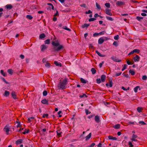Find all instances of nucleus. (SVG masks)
I'll use <instances>...</instances> for the list:
<instances>
[{
  "label": "nucleus",
  "instance_id": "nucleus-19",
  "mask_svg": "<svg viewBox=\"0 0 147 147\" xmlns=\"http://www.w3.org/2000/svg\"><path fill=\"white\" fill-rule=\"evenodd\" d=\"M108 138L109 140H117V138L116 137H113L110 136H108Z\"/></svg>",
  "mask_w": 147,
  "mask_h": 147
},
{
  "label": "nucleus",
  "instance_id": "nucleus-57",
  "mask_svg": "<svg viewBox=\"0 0 147 147\" xmlns=\"http://www.w3.org/2000/svg\"><path fill=\"white\" fill-rule=\"evenodd\" d=\"M147 79V77L146 76H142V79L143 80H146Z\"/></svg>",
  "mask_w": 147,
  "mask_h": 147
},
{
  "label": "nucleus",
  "instance_id": "nucleus-59",
  "mask_svg": "<svg viewBox=\"0 0 147 147\" xmlns=\"http://www.w3.org/2000/svg\"><path fill=\"white\" fill-rule=\"evenodd\" d=\"M104 61H102V62L101 63H100L99 64V66L100 68H101L102 67V65L103 64H104Z\"/></svg>",
  "mask_w": 147,
  "mask_h": 147
},
{
  "label": "nucleus",
  "instance_id": "nucleus-47",
  "mask_svg": "<svg viewBox=\"0 0 147 147\" xmlns=\"http://www.w3.org/2000/svg\"><path fill=\"white\" fill-rule=\"evenodd\" d=\"M96 20V18H90L89 19L88 21L89 22H91V21H94V20Z\"/></svg>",
  "mask_w": 147,
  "mask_h": 147
},
{
  "label": "nucleus",
  "instance_id": "nucleus-41",
  "mask_svg": "<svg viewBox=\"0 0 147 147\" xmlns=\"http://www.w3.org/2000/svg\"><path fill=\"white\" fill-rule=\"evenodd\" d=\"M105 5L107 8H109L110 7V5L109 3H106L105 4Z\"/></svg>",
  "mask_w": 147,
  "mask_h": 147
},
{
  "label": "nucleus",
  "instance_id": "nucleus-63",
  "mask_svg": "<svg viewBox=\"0 0 147 147\" xmlns=\"http://www.w3.org/2000/svg\"><path fill=\"white\" fill-rule=\"evenodd\" d=\"M126 63L128 65H130L132 64L131 62H130L129 60L127 61Z\"/></svg>",
  "mask_w": 147,
  "mask_h": 147
},
{
  "label": "nucleus",
  "instance_id": "nucleus-58",
  "mask_svg": "<svg viewBox=\"0 0 147 147\" xmlns=\"http://www.w3.org/2000/svg\"><path fill=\"white\" fill-rule=\"evenodd\" d=\"M45 66L47 67H49L50 66V64L48 63H47L45 64Z\"/></svg>",
  "mask_w": 147,
  "mask_h": 147
},
{
  "label": "nucleus",
  "instance_id": "nucleus-9",
  "mask_svg": "<svg viewBox=\"0 0 147 147\" xmlns=\"http://www.w3.org/2000/svg\"><path fill=\"white\" fill-rule=\"evenodd\" d=\"M105 41V39L102 38H100L98 40V43L99 44H102Z\"/></svg>",
  "mask_w": 147,
  "mask_h": 147
},
{
  "label": "nucleus",
  "instance_id": "nucleus-11",
  "mask_svg": "<svg viewBox=\"0 0 147 147\" xmlns=\"http://www.w3.org/2000/svg\"><path fill=\"white\" fill-rule=\"evenodd\" d=\"M106 78V76L105 75H102L101 76V81L103 82L105 81Z\"/></svg>",
  "mask_w": 147,
  "mask_h": 147
},
{
  "label": "nucleus",
  "instance_id": "nucleus-43",
  "mask_svg": "<svg viewBox=\"0 0 147 147\" xmlns=\"http://www.w3.org/2000/svg\"><path fill=\"white\" fill-rule=\"evenodd\" d=\"M142 110V108H141L139 107H138L137 109V110L138 111L139 113L141 112Z\"/></svg>",
  "mask_w": 147,
  "mask_h": 147
},
{
  "label": "nucleus",
  "instance_id": "nucleus-30",
  "mask_svg": "<svg viewBox=\"0 0 147 147\" xmlns=\"http://www.w3.org/2000/svg\"><path fill=\"white\" fill-rule=\"evenodd\" d=\"M0 72L1 74L3 76H5L7 75L3 71V70H1Z\"/></svg>",
  "mask_w": 147,
  "mask_h": 147
},
{
  "label": "nucleus",
  "instance_id": "nucleus-60",
  "mask_svg": "<svg viewBox=\"0 0 147 147\" xmlns=\"http://www.w3.org/2000/svg\"><path fill=\"white\" fill-rule=\"evenodd\" d=\"M92 12L91 11V10H88V11H86V14H90V13H92Z\"/></svg>",
  "mask_w": 147,
  "mask_h": 147
},
{
  "label": "nucleus",
  "instance_id": "nucleus-49",
  "mask_svg": "<svg viewBox=\"0 0 147 147\" xmlns=\"http://www.w3.org/2000/svg\"><path fill=\"white\" fill-rule=\"evenodd\" d=\"M16 122L18 123V125H17V127H20L21 126L20 122L18 121H16Z\"/></svg>",
  "mask_w": 147,
  "mask_h": 147
},
{
  "label": "nucleus",
  "instance_id": "nucleus-50",
  "mask_svg": "<svg viewBox=\"0 0 147 147\" xmlns=\"http://www.w3.org/2000/svg\"><path fill=\"white\" fill-rule=\"evenodd\" d=\"M57 135L58 136H60L61 135V134L62 133V132H60V131L59 130H57Z\"/></svg>",
  "mask_w": 147,
  "mask_h": 147
},
{
  "label": "nucleus",
  "instance_id": "nucleus-20",
  "mask_svg": "<svg viewBox=\"0 0 147 147\" xmlns=\"http://www.w3.org/2000/svg\"><path fill=\"white\" fill-rule=\"evenodd\" d=\"M120 125L119 124H116L114 125L113 127L116 129H119L120 127Z\"/></svg>",
  "mask_w": 147,
  "mask_h": 147
},
{
  "label": "nucleus",
  "instance_id": "nucleus-37",
  "mask_svg": "<svg viewBox=\"0 0 147 147\" xmlns=\"http://www.w3.org/2000/svg\"><path fill=\"white\" fill-rule=\"evenodd\" d=\"M26 18L29 20H31L33 18V17L30 15H27Z\"/></svg>",
  "mask_w": 147,
  "mask_h": 147
},
{
  "label": "nucleus",
  "instance_id": "nucleus-25",
  "mask_svg": "<svg viewBox=\"0 0 147 147\" xmlns=\"http://www.w3.org/2000/svg\"><path fill=\"white\" fill-rule=\"evenodd\" d=\"M91 71H92L93 74H94L96 73V70L94 68H91Z\"/></svg>",
  "mask_w": 147,
  "mask_h": 147
},
{
  "label": "nucleus",
  "instance_id": "nucleus-18",
  "mask_svg": "<svg viewBox=\"0 0 147 147\" xmlns=\"http://www.w3.org/2000/svg\"><path fill=\"white\" fill-rule=\"evenodd\" d=\"M125 4V3L121 1H118L117 2V5H124Z\"/></svg>",
  "mask_w": 147,
  "mask_h": 147
},
{
  "label": "nucleus",
  "instance_id": "nucleus-32",
  "mask_svg": "<svg viewBox=\"0 0 147 147\" xmlns=\"http://www.w3.org/2000/svg\"><path fill=\"white\" fill-rule=\"evenodd\" d=\"M88 96L86 95L85 94H82V95H80L79 96V97L80 98H83L84 97H87Z\"/></svg>",
  "mask_w": 147,
  "mask_h": 147
},
{
  "label": "nucleus",
  "instance_id": "nucleus-13",
  "mask_svg": "<svg viewBox=\"0 0 147 147\" xmlns=\"http://www.w3.org/2000/svg\"><path fill=\"white\" fill-rule=\"evenodd\" d=\"M96 53L100 56L101 57H105V55H102L98 51H96Z\"/></svg>",
  "mask_w": 147,
  "mask_h": 147
},
{
  "label": "nucleus",
  "instance_id": "nucleus-33",
  "mask_svg": "<svg viewBox=\"0 0 147 147\" xmlns=\"http://www.w3.org/2000/svg\"><path fill=\"white\" fill-rule=\"evenodd\" d=\"M134 53H139L140 52V50L138 49H135L133 50Z\"/></svg>",
  "mask_w": 147,
  "mask_h": 147
},
{
  "label": "nucleus",
  "instance_id": "nucleus-56",
  "mask_svg": "<svg viewBox=\"0 0 147 147\" xmlns=\"http://www.w3.org/2000/svg\"><path fill=\"white\" fill-rule=\"evenodd\" d=\"M29 129L26 130L24 132H23L22 133L24 134H26V133H28L29 132Z\"/></svg>",
  "mask_w": 147,
  "mask_h": 147
},
{
  "label": "nucleus",
  "instance_id": "nucleus-39",
  "mask_svg": "<svg viewBox=\"0 0 147 147\" xmlns=\"http://www.w3.org/2000/svg\"><path fill=\"white\" fill-rule=\"evenodd\" d=\"M45 43L46 44H48L50 43V40L47 39L45 41Z\"/></svg>",
  "mask_w": 147,
  "mask_h": 147
},
{
  "label": "nucleus",
  "instance_id": "nucleus-40",
  "mask_svg": "<svg viewBox=\"0 0 147 147\" xmlns=\"http://www.w3.org/2000/svg\"><path fill=\"white\" fill-rule=\"evenodd\" d=\"M105 33V31H103L102 32H100L99 33H98V34H99V35H101L104 34Z\"/></svg>",
  "mask_w": 147,
  "mask_h": 147
},
{
  "label": "nucleus",
  "instance_id": "nucleus-24",
  "mask_svg": "<svg viewBox=\"0 0 147 147\" xmlns=\"http://www.w3.org/2000/svg\"><path fill=\"white\" fill-rule=\"evenodd\" d=\"M54 63L55 65L57 66H59L60 67H61V64L59 63H58V62L57 61H55L54 62Z\"/></svg>",
  "mask_w": 147,
  "mask_h": 147
},
{
  "label": "nucleus",
  "instance_id": "nucleus-14",
  "mask_svg": "<svg viewBox=\"0 0 147 147\" xmlns=\"http://www.w3.org/2000/svg\"><path fill=\"white\" fill-rule=\"evenodd\" d=\"M11 94L12 95V97L14 99L16 98V93L14 92H12L11 93Z\"/></svg>",
  "mask_w": 147,
  "mask_h": 147
},
{
  "label": "nucleus",
  "instance_id": "nucleus-1",
  "mask_svg": "<svg viewBox=\"0 0 147 147\" xmlns=\"http://www.w3.org/2000/svg\"><path fill=\"white\" fill-rule=\"evenodd\" d=\"M52 44L54 47L53 49L54 51H60L61 49L63 48V47L62 45H60L58 40L52 41Z\"/></svg>",
  "mask_w": 147,
  "mask_h": 147
},
{
  "label": "nucleus",
  "instance_id": "nucleus-42",
  "mask_svg": "<svg viewBox=\"0 0 147 147\" xmlns=\"http://www.w3.org/2000/svg\"><path fill=\"white\" fill-rule=\"evenodd\" d=\"M113 84V83L112 81L111 80V81L110 80L109 84V86L110 87H112Z\"/></svg>",
  "mask_w": 147,
  "mask_h": 147
},
{
  "label": "nucleus",
  "instance_id": "nucleus-17",
  "mask_svg": "<svg viewBox=\"0 0 147 147\" xmlns=\"http://www.w3.org/2000/svg\"><path fill=\"white\" fill-rule=\"evenodd\" d=\"M47 48V47L46 45H42L41 46V49L42 51H43Z\"/></svg>",
  "mask_w": 147,
  "mask_h": 147
},
{
  "label": "nucleus",
  "instance_id": "nucleus-27",
  "mask_svg": "<svg viewBox=\"0 0 147 147\" xmlns=\"http://www.w3.org/2000/svg\"><path fill=\"white\" fill-rule=\"evenodd\" d=\"M45 37V35L44 33L41 34L39 36V38L40 39H42L44 38Z\"/></svg>",
  "mask_w": 147,
  "mask_h": 147
},
{
  "label": "nucleus",
  "instance_id": "nucleus-16",
  "mask_svg": "<svg viewBox=\"0 0 147 147\" xmlns=\"http://www.w3.org/2000/svg\"><path fill=\"white\" fill-rule=\"evenodd\" d=\"M91 136V133H90L86 137V140L87 141L89 140Z\"/></svg>",
  "mask_w": 147,
  "mask_h": 147
},
{
  "label": "nucleus",
  "instance_id": "nucleus-44",
  "mask_svg": "<svg viewBox=\"0 0 147 147\" xmlns=\"http://www.w3.org/2000/svg\"><path fill=\"white\" fill-rule=\"evenodd\" d=\"M34 118L33 117H31L30 118H28V120L29 121V122H30L31 121L32 119H34Z\"/></svg>",
  "mask_w": 147,
  "mask_h": 147
},
{
  "label": "nucleus",
  "instance_id": "nucleus-4",
  "mask_svg": "<svg viewBox=\"0 0 147 147\" xmlns=\"http://www.w3.org/2000/svg\"><path fill=\"white\" fill-rule=\"evenodd\" d=\"M140 57L137 55H136V56L133 57V60L135 62L139 61L140 60Z\"/></svg>",
  "mask_w": 147,
  "mask_h": 147
},
{
  "label": "nucleus",
  "instance_id": "nucleus-2",
  "mask_svg": "<svg viewBox=\"0 0 147 147\" xmlns=\"http://www.w3.org/2000/svg\"><path fill=\"white\" fill-rule=\"evenodd\" d=\"M67 83V79L65 78L63 81L60 82L58 84V87L59 89H65L66 87V86Z\"/></svg>",
  "mask_w": 147,
  "mask_h": 147
},
{
  "label": "nucleus",
  "instance_id": "nucleus-3",
  "mask_svg": "<svg viewBox=\"0 0 147 147\" xmlns=\"http://www.w3.org/2000/svg\"><path fill=\"white\" fill-rule=\"evenodd\" d=\"M10 128H9L8 125H6L3 129V130L4 131L6 132V134L7 135L9 134V131Z\"/></svg>",
  "mask_w": 147,
  "mask_h": 147
},
{
  "label": "nucleus",
  "instance_id": "nucleus-29",
  "mask_svg": "<svg viewBox=\"0 0 147 147\" xmlns=\"http://www.w3.org/2000/svg\"><path fill=\"white\" fill-rule=\"evenodd\" d=\"M140 87L139 86H137L134 88V91L135 92H138V88H140Z\"/></svg>",
  "mask_w": 147,
  "mask_h": 147
},
{
  "label": "nucleus",
  "instance_id": "nucleus-61",
  "mask_svg": "<svg viewBox=\"0 0 147 147\" xmlns=\"http://www.w3.org/2000/svg\"><path fill=\"white\" fill-rule=\"evenodd\" d=\"M121 73H122V72H121L120 73H116L115 76H120L121 74Z\"/></svg>",
  "mask_w": 147,
  "mask_h": 147
},
{
  "label": "nucleus",
  "instance_id": "nucleus-21",
  "mask_svg": "<svg viewBox=\"0 0 147 147\" xmlns=\"http://www.w3.org/2000/svg\"><path fill=\"white\" fill-rule=\"evenodd\" d=\"M9 92L7 90H5V93H4V96H7L9 95Z\"/></svg>",
  "mask_w": 147,
  "mask_h": 147
},
{
  "label": "nucleus",
  "instance_id": "nucleus-12",
  "mask_svg": "<svg viewBox=\"0 0 147 147\" xmlns=\"http://www.w3.org/2000/svg\"><path fill=\"white\" fill-rule=\"evenodd\" d=\"M41 102L43 104H48V101L46 99H44L41 101Z\"/></svg>",
  "mask_w": 147,
  "mask_h": 147
},
{
  "label": "nucleus",
  "instance_id": "nucleus-23",
  "mask_svg": "<svg viewBox=\"0 0 147 147\" xmlns=\"http://www.w3.org/2000/svg\"><path fill=\"white\" fill-rule=\"evenodd\" d=\"M80 81L81 82L83 83L86 84L87 82V81L82 78H81Z\"/></svg>",
  "mask_w": 147,
  "mask_h": 147
},
{
  "label": "nucleus",
  "instance_id": "nucleus-53",
  "mask_svg": "<svg viewBox=\"0 0 147 147\" xmlns=\"http://www.w3.org/2000/svg\"><path fill=\"white\" fill-rule=\"evenodd\" d=\"M49 115L47 114H44L42 116V117L45 118V117H48Z\"/></svg>",
  "mask_w": 147,
  "mask_h": 147
},
{
  "label": "nucleus",
  "instance_id": "nucleus-48",
  "mask_svg": "<svg viewBox=\"0 0 147 147\" xmlns=\"http://www.w3.org/2000/svg\"><path fill=\"white\" fill-rule=\"evenodd\" d=\"M96 82L98 84H100L101 82V80L100 78L97 79L96 80Z\"/></svg>",
  "mask_w": 147,
  "mask_h": 147
},
{
  "label": "nucleus",
  "instance_id": "nucleus-51",
  "mask_svg": "<svg viewBox=\"0 0 147 147\" xmlns=\"http://www.w3.org/2000/svg\"><path fill=\"white\" fill-rule=\"evenodd\" d=\"M85 112L86 113V115H87L88 114H90L91 113L89 111L88 109H86L85 110Z\"/></svg>",
  "mask_w": 147,
  "mask_h": 147
},
{
  "label": "nucleus",
  "instance_id": "nucleus-54",
  "mask_svg": "<svg viewBox=\"0 0 147 147\" xmlns=\"http://www.w3.org/2000/svg\"><path fill=\"white\" fill-rule=\"evenodd\" d=\"M128 144L129 146L130 147H133L134 146V145L132 144V143L130 141L129 142Z\"/></svg>",
  "mask_w": 147,
  "mask_h": 147
},
{
  "label": "nucleus",
  "instance_id": "nucleus-26",
  "mask_svg": "<svg viewBox=\"0 0 147 147\" xmlns=\"http://www.w3.org/2000/svg\"><path fill=\"white\" fill-rule=\"evenodd\" d=\"M62 28L64 29L65 30L69 31H71V30L69 28H67V26H63Z\"/></svg>",
  "mask_w": 147,
  "mask_h": 147
},
{
  "label": "nucleus",
  "instance_id": "nucleus-5",
  "mask_svg": "<svg viewBox=\"0 0 147 147\" xmlns=\"http://www.w3.org/2000/svg\"><path fill=\"white\" fill-rule=\"evenodd\" d=\"M94 120L97 123H99L100 121V118L98 115H96L95 116Z\"/></svg>",
  "mask_w": 147,
  "mask_h": 147
},
{
  "label": "nucleus",
  "instance_id": "nucleus-7",
  "mask_svg": "<svg viewBox=\"0 0 147 147\" xmlns=\"http://www.w3.org/2000/svg\"><path fill=\"white\" fill-rule=\"evenodd\" d=\"M105 13L110 16H112V13L110 12V10L108 9H105Z\"/></svg>",
  "mask_w": 147,
  "mask_h": 147
},
{
  "label": "nucleus",
  "instance_id": "nucleus-31",
  "mask_svg": "<svg viewBox=\"0 0 147 147\" xmlns=\"http://www.w3.org/2000/svg\"><path fill=\"white\" fill-rule=\"evenodd\" d=\"M129 72L130 73L132 76L134 75L135 74V72L133 70H132L131 69H130L129 70Z\"/></svg>",
  "mask_w": 147,
  "mask_h": 147
},
{
  "label": "nucleus",
  "instance_id": "nucleus-62",
  "mask_svg": "<svg viewBox=\"0 0 147 147\" xmlns=\"http://www.w3.org/2000/svg\"><path fill=\"white\" fill-rule=\"evenodd\" d=\"M99 35V34H98V33H95L93 34V36L95 37L97 36H98Z\"/></svg>",
  "mask_w": 147,
  "mask_h": 147
},
{
  "label": "nucleus",
  "instance_id": "nucleus-34",
  "mask_svg": "<svg viewBox=\"0 0 147 147\" xmlns=\"http://www.w3.org/2000/svg\"><path fill=\"white\" fill-rule=\"evenodd\" d=\"M3 10V9L2 8H0V18L2 16L3 13L2 12Z\"/></svg>",
  "mask_w": 147,
  "mask_h": 147
},
{
  "label": "nucleus",
  "instance_id": "nucleus-35",
  "mask_svg": "<svg viewBox=\"0 0 147 147\" xmlns=\"http://www.w3.org/2000/svg\"><path fill=\"white\" fill-rule=\"evenodd\" d=\"M96 7L98 9H101V8L99 4H98V3H96Z\"/></svg>",
  "mask_w": 147,
  "mask_h": 147
},
{
  "label": "nucleus",
  "instance_id": "nucleus-28",
  "mask_svg": "<svg viewBox=\"0 0 147 147\" xmlns=\"http://www.w3.org/2000/svg\"><path fill=\"white\" fill-rule=\"evenodd\" d=\"M106 18L109 20L111 21H113V19L112 18L110 17L106 16Z\"/></svg>",
  "mask_w": 147,
  "mask_h": 147
},
{
  "label": "nucleus",
  "instance_id": "nucleus-52",
  "mask_svg": "<svg viewBox=\"0 0 147 147\" xmlns=\"http://www.w3.org/2000/svg\"><path fill=\"white\" fill-rule=\"evenodd\" d=\"M127 65L126 64H124V65L123 67L122 68V71H124L125 69L126 68V67L127 66Z\"/></svg>",
  "mask_w": 147,
  "mask_h": 147
},
{
  "label": "nucleus",
  "instance_id": "nucleus-38",
  "mask_svg": "<svg viewBox=\"0 0 147 147\" xmlns=\"http://www.w3.org/2000/svg\"><path fill=\"white\" fill-rule=\"evenodd\" d=\"M136 18L138 21H140L141 19H143V17L137 16L136 17Z\"/></svg>",
  "mask_w": 147,
  "mask_h": 147
},
{
  "label": "nucleus",
  "instance_id": "nucleus-22",
  "mask_svg": "<svg viewBox=\"0 0 147 147\" xmlns=\"http://www.w3.org/2000/svg\"><path fill=\"white\" fill-rule=\"evenodd\" d=\"M89 26L90 24H85L84 25H82V27L83 28H84L86 27L87 28Z\"/></svg>",
  "mask_w": 147,
  "mask_h": 147
},
{
  "label": "nucleus",
  "instance_id": "nucleus-64",
  "mask_svg": "<svg viewBox=\"0 0 147 147\" xmlns=\"http://www.w3.org/2000/svg\"><path fill=\"white\" fill-rule=\"evenodd\" d=\"M95 145L94 143H92L89 146V147H93Z\"/></svg>",
  "mask_w": 147,
  "mask_h": 147
},
{
  "label": "nucleus",
  "instance_id": "nucleus-6",
  "mask_svg": "<svg viewBox=\"0 0 147 147\" xmlns=\"http://www.w3.org/2000/svg\"><path fill=\"white\" fill-rule=\"evenodd\" d=\"M111 59L113 61L116 62H120L121 61V60H119L117 59L116 57L115 56H112L111 57Z\"/></svg>",
  "mask_w": 147,
  "mask_h": 147
},
{
  "label": "nucleus",
  "instance_id": "nucleus-10",
  "mask_svg": "<svg viewBox=\"0 0 147 147\" xmlns=\"http://www.w3.org/2000/svg\"><path fill=\"white\" fill-rule=\"evenodd\" d=\"M23 142V139H19L16 141V144L18 145L22 143Z\"/></svg>",
  "mask_w": 147,
  "mask_h": 147
},
{
  "label": "nucleus",
  "instance_id": "nucleus-36",
  "mask_svg": "<svg viewBox=\"0 0 147 147\" xmlns=\"http://www.w3.org/2000/svg\"><path fill=\"white\" fill-rule=\"evenodd\" d=\"M7 72L9 74H11L13 73V70L11 69H9L7 70Z\"/></svg>",
  "mask_w": 147,
  "mask_h": 147
},
{
  "label": "nucleus",
  "instance_id": "nucleus-46",
  "mask_svg": "<svg viewBox=\"0 0 147 147\" xmlns=\"http://www.w3.org/2000/svg\"><path fill=\"white\" fill-rule=\"evenodd\" d=\"M119 36L118 35H117L115 36L114 38V39H115V40H118L119 39Z\"/></svg>",
  "mask_w": 147,
  "mask_h": 147
},
{
  "label": "nucleus",
  "instance_id": "nucleus-45",
  "mask_svg": "<svg viewBox=\"0 0 147 147\" xmlns=\"http://www.w3.org/2000/svg\"><path fill=\"white\" fill-rule=\"evenodd\" d=\"M47 91H44L43 92V95L44 96H46L47 95Z\"/></svg>",
  "mask_w": 147,
  "mask_h": 147
},
{
  "label": "nucleus",
  "instance_id": "nucleus-8",
  "mask_svg": "<svg viewBox=\"0 0 147 147\" xmlns=\"http://www.w3.org/2000/svg\"><path fill=\"white\" fill-rule=\"evenodd\" d=\"M138 137V136L134 134H133L132 136V138L131 139V140L132 141H137V140L136 139Z\"/></svg>",
  "mask_w": 147,
  "mask_h": 147
},
{
  "label": "nucleus",
  "instance_id": "nucleus-15",
  "mask_svg": "<svg viewBox=\"0 0 147 147\" xmlns=\"http://www.w3.org/2000/svg\"><path fill=\"white\" fill-rule=\"evenodd\" d=\"M5 7L7 9H10L12 8L13 6L11 4H8L5 6Z\"/></svg>",
  "mask_w": 147,
  "mask_h": 147
},
{
  "label": "nucleus",
  "instance_id": "nucleus-55",
  "mask_svg": "<svg viewBox=\"0 0 147 147\" xmlns=\"http://www.w3.org/2000/svg\"><path fill=\"white\" fill-rule=\"evenodd\" d=\"M139 123L141 124L142 125H144L146 124V123L143 121H139Z\"/></svg>",
  "mask_w": 147,
  "mask_h": 147
}]
</instances>
